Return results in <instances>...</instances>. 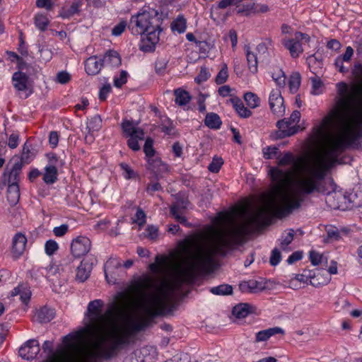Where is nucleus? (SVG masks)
<instances>
[{"instance_id":"obj_64","label":"nucleus","mask_w":362,"mask_h":362,"mask_svg":"<svg viewBox=\"0 0 362 362\" xmlns=\"http://www.w3.org/2000/svg\"><path fill=\"white\" fill-rule=\"evenodd\" d=\"M134 221L139 224V226H143L146 221V214L141 209H139L135 215Z\"/></svg>"},{"instance_id":"obj_36","label":"nucleus","mask_w":362,"mask_h":362,"mask_svg":"<svg viewBox=\"0 0 362 362\" xmlns=\"http://www.w3.org/2000/svg\"><path fill=\"white\" fill-rule=\"evenodd\" d=\"M175 103L179 105H185L190 100L189 93L183 90L177 89L175 90Z\"/></svg>"},{"instance_id":"obj_41","label":"nucleus","mask_w":362,"mask_h":362,"mask_svg":"<svg viewBox=\"0 0 362 362\" xmlns=\"http://www.w3.org/2000/svg\"><path fill=\"white\" fill-rule=\"evenodd\" d=\"M69 263L68 259H63L62 262L59 264H52L47 268V272L49 276H58L64 270L62 267L64 265H66Z\"/></svg>"},{"instance_id":"obj_37","label":"nucleus","mask_w":362,"mask_h":362,"mask_svg":"<svg viewBox=\"0 0 362 362\" xmlns=\"http://www.w3.org/2000/svg\"><path fill=\"white\" fill-rule=\"evenodd\" d=\"M349 200L352 203L354 207H361L362 206V189L360 187L350 193Z\"/></svg>"},{"instance_id":"obj_28","label":"nucleus","mask_w":362,"mask_h":362,"mask_svg":"<svg viewBox=\"0 0 362 362\" xmlns=\"http://www.w3.org/2000/svg\"><path fill=\"white\" fill-rule=\"evenodd\" d=\"M20 199V189L18 185L8 184L7 189V199L10 204H16Z\"/></svg>"},{"instance_id":"obj_8","label":"nucleus","mask_w":362,"mask_h":362,"mask_svg":"<svg viewBox=\"0 0 362 362\" xmlns=\"http://www.w3.org/2000/svg\"><path fill=\"white\" fill-rule=\"evenodd\" d=\"M122 267L121 262L117 258H110L104 266L105 278L108 283L114 284L119 275Z\"/></svg>"},{"instance_id":"obj_4","label":"nucleus","mask_w":362,"mask_h":362,"mask_svg":"<svg viewBox=\"0 0 362 362\" xmlns=\"http://www.w3.org/2000/svg\"><path fill=\"white\" fill-rule=\"evenodd\" d=\"M360 87L349 88L344 83L338 84L339 98L335 107L322 119L325 140L334 138L333 147L341 149L333 155V166L341 164L339 156L349 147L362 148V97Z\"/></svg>"},{"instance_id":"obj_38","label":"nucleus","mask_w":362,"mask_h":362,"mask_svg":"<svg viewBox=\"0 0 362 362\" xmlns=\"http://www.w3.org/2000/svg\"><path fill=\"white\" fill-rule=\"evenodd\" d=\"M49 23V21L47 15L43 13H37L35 16V24L36 27L41 31H45L47 29Z\"/></svg>"},{"instance_id":"obj_7","label":"nucleus","mask_w":362,"mask_h":362,"mask_svg":"<svg viewBox=\"0 0 362 362\" xmlns=\"http://www.w3.org/2000/svg\"><path fill=\"white\" fill-rule=\"evenodd\" d=\"M269 104L270 110L277 117H282L285 114L286 107L284 100L279 88L273 89L269 93Z\"/></svg>"},{"instance_id":"obj_35","label":"nucleus","mask_w":362,"mask_h":362,"mask_svg":"<svg viewBox=\"0 0 362 362\" xmlns=\"http://www.w3.org/2000/svg\"><path fill=\"white\" fill-rule=\"evenodd\" d=\"M170 214L177 221L185 225L187 224V219L183 215V209H180L177 204L170 207Z\"/></svg>"},{"instance_id":"obj_32","label":"nucleus","mask_w":362,"mask_h":362,"mask_svg":"<svg viewBox=\"0 0 362 362\" xmlns=\"http://www.w3.org/2000/svg\"><path fill=\"white\" fill-rule=\"evenodd\" d=\"M204 123L211 129H219L222 122L217 114L211 112L206 115Z\"/></svg>"},{"instance_id":"obj_11","label":"nucleus","mask_w":362,"mask_h":362,"mask_svg":"<svg viewBox=\"0 0 362 362\" xmlns=\"http://www.w3.org/2000/svg\"><path fill=\"white\" fill-rule=\"evenodd\" d=\"M12 82L14 88L18 91H27L30 92L31 82L28 76L21 71L15 72L12 76Z\"/></svg>"},{"instance_id":"obj_55","label":"nucleus","mask_w":362,"mask_h":362,"mask_svg":"<svg viewBox=\"0 0 362 362\" xmlns=\"http://www.w3.org/2000/svg\"><path fill=\"white\" fill-rule=\"evenodd\" d=\"M128 74L125 71L120 72L119 77L114 79V84L116 87L120 88L123 84L127 83Z\"/></svg>"},{"instance_id":"obj_27","label":"nucleus","mask_w":362,"mask_h":362,"mask_svg":"<svg viewBox=\"0 0 362 362\" xmlns=\"http://www.w3.org/2000/svg\"><path fill=\"white\" fill-rule=\"evenodd\" d=\"M35 156L36 151L25 143L23 148L21 157L19 158V162L22 163V165L28 164L34 159Z\"/></svg>"},{"instance_id":"obj_23","label":"nucleus","mask_w":362,"mask_h":362,"mask_svg":"<svg viewBox=\"0 0 362 362\" xmlns=\"http://www.w3.org/2000/svg\"><path fill=\"white\" fill-rule=\"evenodd\" d=\"M20 296L21 300L27 305L30 299L31 291L30 288L23 284L19 285L11 292V296Z\"/></svg>"},{"instance_id":"obj_54","label":"nucleus","mask_w":362,"mask_h":362,"mask_svg":"<svg viewBox=\"0 0 362 362\" xmlns=\"http://www.w3.org/2000/svg\"><path fill=\"white\" fill-rule=\"evenodd\" d=\"M211 76L209 71L206 67H202L199 74L195 78V81L200 84L202 82L206 81Z\"/></svg>"},{"instance_id":"obj_29","label":"nucleus","mask_w":362,"mask_h":362,"mask_svg":"<svg viewBox=\"0 0 362 362\" xmlns=\"http://www.w3.org/2000/svg\"><path fill=\"white\" fill-rule=\"evenodd\" d=\"M245 51L246 54L248 69L250 71L255 74L257 71V58L256 54L250 50L249 46L245 47Z\"/></svg>"},{"instance_id":"obj_19","label":"nucleus","mask_w":362,"mask_h":362,"mask_svg":"<svg viewBox=\"0 0 362 362\" xmlns=\"http://www.w3.org/2000/svg\"><path fill=\"white\" fill-rule=\"evenodd\" d=\"M160 32V29L159 22L156 25H153L152 29H149V30L146 31V42L150 43V45H146V47H148V49L146 48L145 49L146 50H152L154 46L159 42Z\"/></svg>"},{"instance_id":"obj_62","label":"nucleus","mask_w":362,"mask_h":362,"mask_svg":"<svg viewBox=\"0 0 362 362\" xmlns=\"http://www.w3.org/2000/svg\"><path fill=\"white\" fill-rule=\"evenodd\" d=\"M311 277L312 276H310V274H307V272H303L301 274L296 275L295 279L291 281V286H293V284L294 283L295 280L303 283H308L309 281V284H310Z\"/></svg>"},{"instance_id":"obj_9","label":"nucleus","mask_w":362,"mask_h":362,"mask_svg":"<svg viewBox=\"0 0 362 362\" xmlns=\"http://www.w3.org/2000/svg\"><path fill=\"white\" fill-rule=\"evenodd\" d=\"M90 246V240L87 237L79 236L72 241L71 251L74 257H79L87 254Z\"/></svg>"},{"instance_id":"obj_5","label":"nucleus","mask_w":362,"mask_h":362,"mask_svg":"<svg viewBox=\"0 0 362 362\" xmlns=\"http://www.w3.org/2000/svg\"><path fill=\"white\" fill-rule=\"evenodd\" d=\"M63 344L61 345L58 349L53 352L52 341H45L42 345L44 351H47L49 356L42 362H83L82 359L85 358L83 351L85 350V344H81L78 349L69 348L67 343L62 339ZM91 361H86L84 362H91Z\"/></svg>"},{"instance_id":"obj_2","label":"nucleus","mask_w":362,"mask_h":362,"mask_svg":"<svg viewBox=\"0 0 362 362\" xmlns=\"http://www.w3.org/2000/svg\"><path fill=\"white\" fill-rule=\"evenodd\" d=\"M315 139L321 143V148L310 157L296 158L289 152L281 157L279 156V166L291 168L287 170L278 168L270 170L274 185L262 195V206L248 214L247 206L220 214L221 220L230 226L241 240L254 229L267 224L271 216L282 218L290 214L300 206L304 195L319 190L327 171L333 167V155L341 149V146L333 147L334 138L325 140L322 122L316 129Z\"/></svg>"},{"instance_id":"obj_48","label":"nucleus","mask_w":362,"mask_h":362,"mask_svg":"<svg viewBox=\"0 0 362 362\" xmlns=\"http://www.w3.org/2000/svg\"><path fill=\"white\" fill-rule=\"evenodd\" d=\"M312 81V90L313 95H320L323 92V83L322 81L317 77L311 78Z\"/></svg>"},{"instance_id":"obj_17","label":"nucleus","mask_w":362,"mask_h":362,"mask_svg":"<svg viewBox=\"0 0 362 362\" xmlns=\"http://www.w3.org/2000/svg\"><path fill=\"white\" fill-rule=\"evenodd\" d=\"M122 128L127 136H135L139 139H144V132L142 129L137 127L132 121L124 120L122 123Z\"/></svg>"},{"instance_id":"obj_58","label":"nucleus","mask_w":362,"mask_h":362,"mask_svg":"<svg viewBox=\"0 0 362 362\" xmlns=\"http://www.w3.org/2000/svg\"><path fill=\"white\" fill-rule=\"evenodd\" d=\"M144 151L147 156L151 157L153 156L154 150L153 148V140L151 138H147L146 139Z\"/></svg>"},{"instance_id":"obj_14","label":"nucleus","mask_w":362,"mask_h":362,"mask_svg":"<svg viewBox=\"0 0 362 362\" xmlns=\"http://www.w3.org/2000/svg\"><path fill=\"white\" fill-rule=\"evenodd\" d=\"M276 127L279 129V136L281 138L295 134L298 129L296 126L291 123L288 118L278 121Z\"/></svg>"},{"instance_id":"obj_42","label":"nucleus","mask_w":362,"mask_h":362,"mask_svg":"<svg viewBox=\"0 0 362 362\" xmlns=\"http://www.w3.org/2000/svg\"><path fill=\"white\" fill-rule=\"evenodd\" d=\"M102 120L99 115H95L87 123L86 129L88 132L98 131L101 127Z\"/></svg>"},{"instance_id":"obj_63","label":"nucleus","mask_w":362,"mask_h":362,"mask_svg":"<svg viewBox=\"0 0 362 362\" xmlns=\"http://www.w3.org/2000/svg\"><path fill=\"white\" fill-rule=\"evenodd\" d=\"M280 260H281L280 251L278 249L275 248L272 252V255L270 257V260H269L270 264L272 266H276L279 263Z\"/></svg>"},{"instance_id":"obj_44","label":"nucleus","mask_w":362,"mask_h":362,"mask_svg":"<svg viewBox=\"0 0 362 362\" xmlns=\"http://www.w3.org/2000/svg\"><path fill=\"white\" fill-rule=\"evenodd\" d=\"M244 99L247 103V105L250 108H255L259 105V98L253 93L248 92L246 93L244 95Z\"/></svg>"},{"instance_id":"obj_39","label":"nucleus","mask_w":362,"mask_h":362,"mask_svg":"<svg viewBox=\"0 0 362 362\" xmlns=\"http://www.w3.org/2000/svg\"><path fill=\"white\" fill-rule=\"evenodd\" d=\"M171 28L173 31H177L179 33L185 32L186 30V19L182 16H179L172 22Z\"/></svg>"},{"instance_id":"obj_20","label":"nucleus","mask_w":362,"mask_h":362,"mask_svg":"<svg viewBox=\"0 0 362 362\" xmlns=\"http://www.w3.org/2000/svg\"><path fill=\"white\" fill-rule=\"evenodd\" d=\"M103 64L102 59L96 57H89L85 63L86 71L89 75H95L100 71Z\"/></svg>"},{"instance_id":"obj_46","label":"nucleus","mask_w":362,"mask_h":362,"mask_svg":"<svg viewBox=\"0 0 362 362\" xmlns=\"http://www.w3.org/2000/svg\"><path fill=\"white\" fill-rule=\"evenodd\" d=\"M272 78L279 86L278 88L281 89L286 85V76L284 71L281 69L272 74Z\"/></svg>"},{"instance_id":"obj_43","label":"nucleus","mask_w":362,"mask_h":362,"mask_svg":"<svg viewBox=\"0 0 362 362\" xmlns=\"http://www.w3.org/2000/svg\"><path fill=\"white\" fill-rule=\"evenodd\" d=\"M160 119L161 122L160 127L161 131L166 134H171L174 129L173 122L167 117H161Z\"/></svg>"},{"instance_id":"obj_30","label":"nucleus","mask_w":362,"mask_h":362,"mask_svg":"<svg viewBox=\"0 0 362 362\" xmlns=\"http://www.w3.org/2000/svg\"><path fill=\"white\" fill-rule=\"evenodd\" d=\"M54 317V312L52 309L44 307L39 310L36 313L37 321L41 323L48 322Z\"/></svg>"},{"instance_id":"obj_61","label":"nucleus","mask_w":362,"mask_h":362,"mask_svg":"<svg viewBox=\"0 0 362 362\" xmlns=\"http://www.w3.org/2000/svg\"><path fill=\"white\" fill-rule=\"evenodd\" d=\"M139 141H141L139 137H136L135 136H129L127 141V145L133 151H139L140 149Z\"/></svg>"},{"instance_id":"obj_22","label":"nucleus","mask_w":362,"mask_h":362,"mask_svg":"<svg viewBox=\"0 0 362 362\" xmlns=\"http://www.w3.org/2000/svg\"><path fill=\"white\" fill-rule=\"evenodd\" d=\"M92 265L86 260H83L76 269V279L81 282L85 281L90 276Z\"/></svg>"},{"instance_id":"obj_53","label":"nucleus","mask_w":362,"mask_h":362,"mask_svg":"<svg viewBox=\"0 0 362 362\" xmlns=\"http://www.w3.org/2000/svg\"><path fill=\"white\" fill-rule=\"evenodd\" d=\"M59 249L57 243L53 240H49L45 245V250L47 255H52Z\"/></svg>"},{"instance_id":"obj_3","label":"nucleus","mask_w":362,"mask_h":362,"mask_svg":"<svg viewBox=\"0 0 362 362\" xmlns=\"http://www.w3.org/2000/svg\"><path fill=\"white\" fill-rule=\"evenodd\" d=\"M103 305L100 300L90 301L86 326L64 337L69 348L77 350L81 344H85L83 362L112 357L119 345L129 344L134 334L150 325L147 317L132 307L128 293H119L117 302L104 314Z\"/></svg>"},{"instance_id":"obj_40","label":"nucleus","mask_w":362,"mask_h":362,"mask_svg":"<svg viewBox=\"0 0 362 362\" xmlns=\"http://www.w3.org/2000/svg\"><path fill=\"white\" fill-rule=\"evenodd\" d=\"M300 75L298 73H293L289 78V89L292 93H296L300 86Z\"/></svg>"},{"instance_id":"obj_31","label":"nucleus","mask_w":362,"mask_h":362,"mask_svg":"<svg viewBox=\"0 0 362 362\" xmlns=\"http://www.w3.org/2000/svg\"><path fill=\"white\" fill-rule=\"evenodd\" d=\"M58 170L54 166H45L42 179L47 184H53L57 180Z\"/></svg>"},{"instance_id":"obj_57","label":"nucleus","mask_w":362,"mask_h":362,"mask_svg":"<svg viewBox=\"0 0 362 362\" xmlns=\"http://www.w3.org/2000/svg\"><path fill=\"white\" fill-rule=\"evenodd\" d=\"M39 52H40L41 59L45 62L49 61L52 57V51L46 47H40Z\"/></svg>"},{"instance_id":"obj_1","label":"nucleus","mask_w":362,"mask_h":362,"mask_svg":"<svg viewBox=\"0 0 362 362\" xmlns=\"http://www.w3.org/2000/svg\"><path fill=\"white\" fill-rule=\"evenodd\" d=\"M221 215L214 220L216 226H208L205 230L185 238L179 244L180 252L171 259L166 257L150 264V269L168 276L154 279L144 277L128 288L132 307L141 311L151 323L155 317L171 310L175 291L183 283L191 282L201 273L214 269L216 254H224L231 245L242 240L226 222Z\"/></svg>"},{"instance_id":"obj_34","label":"nucleus","mask_w":362,"mask_h":362,"mask_svg":"<svg viewBox=\"0 0 362 362\" xmlns=\"http://www.w3.org/2000/svg\"><path fill=\"white\" fill-rule=\"evenodd\" d=\"M250 305L247 303H240L233 309V314L238 318H244L250 313Z\"/></svg>"},{"instance_id":"obj_51","label":"nucleus","mask_w":362,"mask_h":362,"mask_svg":"<svg viewBox=\"0 0 362 362\" xmlns=\"http://www.w3.org/2000/svg\"><path fill=\"white\" fill-rule=\"evenodd\" d=\"M294 237V230L290 229L288 232L281 237V247L282 250H286L287 246L292 242Z\"/></svg>"},{"instance_id":"obj_18","label":"nucleus","mask_w":362,"mask_h":362,"mask_svg":"<svg viewBox=\"0 0 362 362\" xmlns=\"http://www.w3.org/2000/svg\"><path fill=\"white\" fill-rule=\"evenodd\" d=\"M244 0H221L218 3V6H212L211 8V18L214 21H218L221 18V15L219 14L220 9L226 8L231 5L238 6Z\"/></svg>"},{"instance_id":"obj_26","label":"nucleus","mask_w":362,"mask_h":362,"mask_svg":"<svg viewBox=\"0 0 362 362\" xmlns=\"http://www.w3.org/2000/svg\"><path fill=\"white\" fill-rule=\"evenodd\" d=\"M103 64L117 67L121 64V58L116 51H109L102 59Z\"/></svg>"},{"instance_id":"obj_10","label":"nucleus","mask_w":362,"mask_h":362,"mask_svg":"<svg viewBox=\"0 0 362 362\" xmlns=\"http://www.w3.org/2000/svg\"><path fill=\"white\" fill-rule=\"evenodd\" d=\"M40 351V344L36 339H30L24 343L19 349V355L24 359L35 358Z\"/></svg>"},{"instance_id":"obj_45","label":"nucleus","mask_w":362,"mask_h":362,"mask_svg":"<svg viewBox=\"0 0 362 362\" xmlns=\"http://www.w3.org/2000/svg\"><path fill=\"white\" fill-rule=\"evenodd\" d=\"M211 292L215 295H229L233 292V288L228 284H223L211 288Z\"/></svg>"},{"instance_id":"obj_21","label":"nucleus","mask_w":362,"mask_h":362,"mask_svg":"<svg viewBox=\"0 0 362 362\" xmlns=\"http://www.w3.org/2000/svg\"><path fill=\"white\" fill-rule=\"evenodd\" d=\"M282 44L287 49L289 50L292 57H298L303 52V48L300 41L296 40V37L293 39H284L282 40Z\"/></svg>"},{"instance_id":"obj_15","label":"nucleus","mask_w":362,"mask_h":362,"mask_svg":"<svg viewBox=\"0 0 362 362\" xmlns=\"http://www.w3.org/2000/svg\"><path fill=\"white\" fill-rule=\"evenodd\" d=\"M353 55L354 49L349 46L346 47L345 53L336 59L335 66L339 72L345 73L348 71L349 68L346 64H349Z\"/></svg>"},{"instance_id":"obj_13","label":"nucleus","mask_w":362,"mask_h":362,"mask_svg":"<svg viewBox=\"0 0 362 362\" xmlns=\"http://www.w3.org/2000/svg\"><path fill=\"white\" fill-rule=\"evenodd\" d=\"M278 334L284 335L285 332L282 328L279 327L261 330L255 334L253 342L255 344L267 342L272 336Z\"/></svg>"},{"instance_id":"obj_16","label":"nucleus","mask_w":362,"mask_h":362,"mask_svg":"<svg viewBox=\"0 0 362 362\" xmlns=\"http://www.w3.org/2000/svg\"><path fill=\"white\" fill-rule=\"evenodd\" d=\"M9 165H11V168L8 173V184L14 183L18 185V181L19 180V174L23 167L22 163L19 162V157H13L11 160Z\"/></svg>"},{"instance_id":"obj_59","label":"nucleus","mask_w":362,"mask_h":362,"mask_svg":"<svg viewBox=\"0 0 362 362\" xmlns=\"http://www.w3.org/2000/svg\"><path fill=\"white\" fill-rule=\"evenodd\" d=\"M152 170L156 174H159L163 171L168 170V167L165 164L162 163L160 160H153Z\"/></svg>"},{"instance_id":"obj_50","label":"nucleus","mask_w":362,"mask_h":362,"mask_svg":"<svg viewBox=\"0 0 362 362\" xmlns=\"http://www.w3.org/2000/svg\"><path fill=\"white\" fill-rule=\"evenodd\" d=\"M310 259L312 264L314 266L319 265L324 262L327 263V259L322 255L315 251H311L310 252Z\"/></svg>"},{"instance_id":"obj_33","label":"nucleus","mask_w":362,"mask_h":362,"mask_svg":"<svg viewBox=\"0 0 362 362\" xmlns=\"http://www.w3.org/2000/svg\"><path fill=\"white\" fill-rule=\"evenodd\" d=\"M81 0H77L72 3L69 8H62L60 12V16L63 18H69L78 12V8L81 6Z\"/></svg>"},{"instance_id":"obj_12","label":"nucleus","mask_w":362,"mask_h":362,"mask_svg":"<svg viewBox=\"0 0 362 362\" xmlns=\"http://www.w3.org/2000/svg\"><path fill=\"white\" fill-rule=\"evenodd\" d=\"M26 244L27 238L22 233H18L13 236L11 250L15 258H18L23 254Z\"/></svg>"},{"instance_id":"obj_49","label":"nucleus","mask_w":362,"mask_h":362,"mask_svg":"<svg viewBox=\"0 0 362 362\" xmlns=\"http://www.w3.org/2000/svg\"><path fill=\"white\" fill-rule=\"evenodd\" d=\"M279 153V148L276 146H269L263 149L264 157L266 159L278 158Z\"/></svg>"},{"instance_id":"obj_47","label":"nucleus","mask_w":362,"mask_h":362,"mask_svg":"<svg viewBox=\"0 0 362 362\" xmlns=\"http://www.w3.org/2000/svg\"><path fill=\"white\" fill-rule=\"evenodd\" d=\"M228 78V66L226 64H223L222 65L221 69L219 71L218 74H217L215 81L217 84H223L224 83Z\"/></svg>"},{"instance_id":"obj_6","label":"nucleus","mask_w":362,"mask_h":362,"mask_svg":"<svg viewBox=\"0 0 362 362\" xmlns=\"http://www.w3.org/2000/svg\"><path fill=\"white\" fill-rule=\"evenodd\" d=\"M158 13L144 11L131 18L129 28L132 33L136 35L145 34L146 30L152 29L153 25L159 22Z\"/></svg>"},{"instance_id":"obj_60","label":"nucleus","mask_w":362,"mask_h":362,"mask_svg":"<svg viewBox=\"0 0 362 362\" xmlns=\"http://www.w3.org/2000/svg\"><path fill=\"white\" fill-rule=\"evenodd\" d=\"M127 23L121 21L112 29V34L115 36L120 35L126 29Z\"/></svg>"},{"instance_id":"obj_52","label":"nucleus","mask_w":362,"mask_h":362,"mask_svg":"<svg viewBox=\"0 0 362 362\" xmlns=\"http://www.w3.org/2000/svg\"><path fill=\"white\" fill-rule=\"evenodd\" d=\"M223 164V160L221 158L214 157L211 163L209 165L208 169L211 173H218Z\"/></svg>"},{"instance_id":"obj_56","label":"nucleus","mask_w":362,"mask_h":362,"mask_svg":"<svg viewBox=\"0 0 362 362\" xmlns=\"http://www.w3.org/2000/svg\"><path fill=\"white\" fill-rule=\"evenodd\" d=\"M71 80V75L66 71H61L57 74L56 81L61 84H66Z\"/></svg>"},{"instance_id":"obj_25","label":"nucleus","mask_w":362,"mask_h":362,"mask_svg":"<svg viewBox=\"0 0 362 362\" xmlns=\"http://www.w3.org/2000/svg\"><path fill=\"white\" fill-rule=\"evenodd\" d=\"M229 101L240 117L247 118L252 115V112L245 107L243 102L238 98H232Z\"/></svg>"},{"instance_id":"obj_24","label":"nucleus","mask_w":362,"mask_h":362,"mask_svg":"<svg viewBox=\"0 0 362 362\" xmlns=\"http://www.w3.org/2000/svg\"><path fill=\"white\" fill-rule=\"evenodd\" d=\"M331 281V276L325 272L314 274L310 279V285L315 287H320L327 285Z\"/></svg>"}]
</instances>
